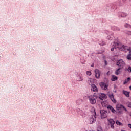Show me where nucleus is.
Wrapping results in <instances>:
<instances>
[{"mask_svg": "<svg viewBox=\"0 0 131 131\" xmlns=\"http://www.w3.org/2000/svg\"><path fill=\"white\" fill-rule=\"evenodd\" d=\"M91 113L92 115L89 116L88 122L90 123V124H93V123H95L96 118H97V114H96V110L95 108L93 107L91 109Z\"/></svg>", "mask_w": 131, "mask_h": 131, "instance_id": "obj_1", "label": "nucleus"}, {"mask_svg": "<svg viewBox=\"0 0 131 131\" xmlns=\"http://www.w3.org/2000/svg\"><path fill=\"white\" fill-rule=\"evenodd\" d=\"M89 102L91 105H95L97 103L96 99H98L97 95H90L88 96Z\"/></svg>", "mask_w": 131, "mask_h": 131, "instance_id": "obj_2", "label": "nucleus"}, {"mask_svg": "<svg viewBox=\"0 0 131 131\" xmlns=\"http://www.w3.org/2000/svg\"><path fill=\"white\" fill-rule=\"evenodd\" d=\"M116 65L117 66H118L119 68L122 69L123 67L125 66V62H124L122 59H120L117 61Z\"/></svg>", "mask_w": 131, "mask_h": 131, "instance_id": "obj_3", "label": "nucleus"}, {"mask_svg": "<svg viewBox=\"0 0 131 131\" xmlns=\"http://www.w3.org/2000/svg\"><path fill=\"white\" fill-rule=\"evenodd\" d=\"M96 97L97 99H100V100H106L107 99V95L104 93H99L96 95Z\"/></svg>", "mask_w": 131, "mask_h": 131, "instance_id": "obj_4", "label": "nucleus"}, {"mask_svg": "<svg viewBox=\"0 0 131 131\" xmlns=\"http://www.w3.org/2000/svg\"><path fill=\"white\" fill-rule=\"evenodd\" d=\"M111 45H112V48H111V51L112 52H113L115 49H116V48H119L121 43L119 42V41H117V42H114Z\"/></svg>", "mask_w": 131, "mask_h": 131, "instance_id": "obj_5", "label": "nucleus"}, {"mask_svg": "<svg viewBox=\"0 0 131 131\" xmlns=\"http://www.w3.org/2000/svg\"><path fill=\"white\" fill-rule=\"evenodd\" d=\"M100 112L101 118H106V117H107L108 114H107V112L106 111V110H100Z\"/></svg>", "mask_w": 131, "mask_h": 131, "instance_id": "obj_6", "label": "nucleus"}, {"mask_svg": "<svg viewBox=\"0 0 131 131\" xmlns=\"http://www.w3.org/2000/svg\"><path fill=\"white\" fill-rule=\"evenodd\" d=\"M107 121L108 122L111 128L114 129V124H115V121H114V120H113V119H107Z\"/></svg>", "mask_w": 131, "mask_h": 131, "instance_id": "obj_7", "label": "nucleus"}, {"mask_svg": "<svg viewBox=\"0 0 131 131\" xmlns=\"http://www.w3.org/2000/svg\"><path fill=\"white\" fill-rule=\"evenodd\" d=\"M119 50L123 52L129 51V48L126 46H119Z\"/></svg>", "mask_w": 131, "mask_h": 131, "instance_id": "obj_8", "label": "nucleus"}, {"mask_svg": "<svg viewBox=\"0 0 131 131\" xmlns=\"http://www.w3.org/2000/svg\"><path fill=\"white\" fill-rule=\"evenodd\" d=\"M100 86H101V89H102V90H104V91H107V90H108V86H109V85L104 82H101L100 83Z\"/></svg>", "mask_w": 131, "mask_h": 131, "instance_id": "obj_9", "label": "nucleus"}, {"mask_svg": "<svg viewBox=\"0 0 131 131\" xmlns=\"http://www.w3.org/2000/svg\"><path fill=\"white\" fill-rule=\"evenodd\" d=\"M117 108V110H120V109H121V108H123V109H124V110H125V111L127 112V110L126 109V108H125V107H124V106H123L122 104H118L116 106Z\"/></svg>", "mask_w": 131, "mask_h": 131, "instance_id": "obj_10", "label": "nucleus"}, {"mask_svg": "<svg viewBox=\"0 0 131 131\" xmlns=\"http://www.w3.org/2000/svg\"><path fill=\"white\" fill-rule=\"evenodd\" d=\"M82 102H83V100L81 98H79L76 100V104L78 106H79L82 104Z\"/></svg>", "mask_w": 131, "mask_h": 131, "instance_id": "obj_11", "label": "nucleus"}, {"mask_svg": "<svg viewBox=\"0 0 131 131\" xmlns=\"http://www.w3.org/2000/svg\"><path fill=\"white\" fill-rule=\"evenodd\" d=\"M91 90L93 92H98V88L94 84H92Z\"/></svg>", "mask_w": 131, "mask_h": 131, "instance_id": "obj_12", "label": "nucleus"}, {"mask_svg": "<svg viewBox=\"0 0 131 131\" xmlns=\"http://www.w3.org/2000/svg\"><path fill=\"white\" fill-rule=\"evenodd\" d=\"M95 77H96V78H100V71L98 69H96L95 70Z\"/></svg>", "mask_w": 131, "mask_h": 131, "instance_id": "obj_13", "label": "nucleus"}, {"mask_svg": "<svg viewBox=\"0 0 131 131\" xmlns=\"http://www.w3.org/2000/svg\"><path fill=\"white\" fill-rule=\"evenodd\" d=\"M107 108L108 110H111V111H112V112L113 113H115V112H116V111L114 109V108H113V107H112V106L111 105H108L107 106Z\"/></svg>", "mask_w": 131, "mask_h": 131, "instance_id": "obj_14", "label": "nucleus"}, {"mask_svg": "<svg viewBox=\"0 0 131 131\" xmlns=\"http://www.w3.org/2000/svg\"><path fill=\"white\" fill-rule=\"evenodd\" d=\"M109 97L110 98L111 101H112V102H113V103H114V104H115V103H116V100H115V99H114V96L113 95V94H110L109 95Z\"/></svg>", "mask_w": 131, "mask_h": 131, "instance_id": "obj_15", "label": "nucleus"}, {"mask_svg": "<svg viewBox=\"0 0 131 131\" xmlns=\"http://www.w3.org/2000/svg\"><path fill=\"white\" fill-rule=\"evenodd\" d=\"M121 69H121L120 68H119L118 69H117L115 72V74H116V75H119V74L121 73V71H120Z\"/></svg>", "mask_w": 131, "mask_h": 131, "instance_id": "obj_16", "label": "nucleus"}, {"mask_svg": "<svg viewBox=\"0 0 131 131\" xmlns=\"http://www.w3.org/2000/svg\"><path fill=\"white\" fill-rule=\"evenodd\" d=\"M94 80L92 78H89L88 80L86 81V82L89 84V85H92L93 84Z\"/></svg>", "mask_w": 131, "mask_h": 131, "instance_id": "obj_17", "label": "nucleus"}, {"mask_svg": "<svg viewBox=\"0 0 131 131\" xmlns=\"http://www.w3.org/2000/svg\"><path fill=\"white\" fill-rule=\"evenodd\" d=\"M112 29L114 31H120V28L118 27H112Z\"/></svg>", "mask_w": 131, "mask_h": 131, "instance_id": "obj_18", "label": "nucleus"}, {"mask_svg": "<svg viewBox=\"0 0 131 131\" xmlns=\"http://www.w3.org/2000/svg\"><path fill=\"white\" fill-rule=\"evenodd\" d=\"M76 80H77V81H78L79 82H80V81H83V78L81 76L77 77Z\"/></svg>", "mask_w": 131, "mask_h": 131, "instance_id": "obj_19", "label": "nucleus"}, {"mask_svg": "<svg viewBox=\"0 0 131 131\" xmlns=\"http://www.w3.org/2000/svg\"><path fill=\"white\" fill-rule=\"evenodd\" d=\"M120 16L122 17V18H125L127 16V14L123 12H121L120 13Z\"/></svg>", "mask_w": 131, "mask_h": 131, "instance_id": "obj_20", "label": "nucleus"}, {"mask_svg": "<svg viewBox=\"0 0 131 131\" xmlns=\"http://www.w3.org/2000/svg\"><path fill=\"white\" fill-rule=\"evenodd\" d=\"M123 94L127 97V98H128L129 97V93L127 91H125L124 90L123 91Z\"/></svg>", "mask_w": 131, "mask_h": 131, "instance_id": "obj_21", "label": "nucleus"}, {"mask_svg": "<svg viewBox=\"0 0 131 131\" xmlns=\"http://www.w3.org/2000/svg\"><path fill=\"white\" fill-rule=\"evenodd\" d=\"M118 78L115 75H112V77L111 79L112 81H115L116 80H117Z\"/></svg>", "mask_w": 131, "mask_h": 131, "instance_id": "obj_22", "label": "nucleus"}, {"mask_svg": "<svg viewBox=\"0 0 131 131\" xmlns=\"http://www.w3.org/2000/svg\"><path fill=\"white\" fill-rule=\"evenodd\" d=\"M130 80V78L129 77L127 78L125 80L123 84H126L128 81Z\"/></svg>", "mask_w": 131, "mask_h": 131, "instance_id": "obj_23", "label": "nucleus"}, {"mask_svg": "<svg viewBox=\"0 0 131 131\" xmlns=\"http://www.w3.org/2000/svg\"><path fill=\"white\" fill-rule=\"evenodd\" d=\"M116 124H117V125H120V126H122V125H123V124H122V123L119 122V121H118V120H117V121H116Z\"/></svg>", "mask_w": 131, "mask_h": 131, "instance_id": "obj_24", "label": "nucleus"}, {"mask_svg": "<svg viewBox=\"0 0 131 131\" xmlns=\"http://www.w3.org/2000/svg\"><path fill=\"white\" fill-rule=\"evenodd\" d=\"M107 39L108 40H112V39H113V36H108L107 37Z\"/></svg>", "mask_w": 131, "mask_h": 131, "instance_id": "obj_25", "label": "nucleus"}, {"mask_svg": "<svg viewBox=\"0 0 131 131\" xmlns=\"http://www.w3.org/2000/svg\"><path fill=\"white\" fill-rule=\"evenodd\" d=\"M99 45L100 46H105V45H106V42H105L104 41H102L101 42H99Z\"/></svg>", "mask_w": 131, "mask_h": 131, "instance_id": "obj_26", "label": "nucleus"}, {"mask_svg": "<svg viewBox=\"0 0 131 131\" xmlns=\"http://www.w3.org/2000/svg\"><path fill=\"white\" fill-rule=\"evenodd\" d=\"M124 27H125V28H130V25H129V24H126L124 25Z\"/></svg>", "mask_w": 131, "mask_h": 131, "instance_id": "obj_27", "label": "nucleus"}, {"mask_svg": "<svg viewBox=\"0 0 131 131\" xmlns=\"http://www.w3.org/2000/svg\"><path fill=\"white\" fill-rule=\"evenodd\" d=\"M86 74L90 76V75H92V72H91V71H87Z\"/></svg>", "mask_w": 131, "mask_h": 131, "instance_id": "obj_28", "label": "nucleus"}, {"mask_svg": "<svg viewBox=\"0 0 131 131\" xmlns=\"http://www.w3.org/2000/svg\"><path fill=\"white\" fill-rule=\"evenodd\" d=\"M127 59L128 60H131V55H130V54H129V55H128L127 56Z\"/></svg>", "mask_w": 131, "mask_h": 131, "instance_id": "obj_29", "label": "nucleus"}, {"mask_svg": "<svg viewBox=\"0 0 131 131\" xmlns=\"http://www.w3.org/2000/svg\"><path fill=\"white\" fill-rule=\"evenodd\" d=\"M127 70L129 72H131V67L130 66L128 67Z\"/></svg>", "mask_w": 131, "mask_h": 131, "instance_id": "obj_30", "label": "nucleus"}, {"mask_svg": "<svg viewBox=\"0 0 131 131\" xmlns=\"http://www.w3.org/2000/svg\"><path fill=\"white\" fill-rule=\"evenodd\" d=\"M128 107L129 108H131V103H129V104H128Z\"/></svg>", "mask_w": 131, "mask_h": 131, "instance_id": "obj_31", "label": "nucleus"}, {"mask_svg": "<svg viewBox=\"0 0 131 131\" xmlns=\"http://www.w3.org/2000/svg\"><path fill=\"white\" fill-rule=\"evenodd\" d=\"M112 9H114V8L112 7ZM114 9H115V10H116V9H117V6H115Z\"/></svg>", "mask_w": 131, "mask_h": 131, "instance_id": "obj_32", "label": "nucleus"}, {"mask_svg": "<svg viewBox=\"0 0 131 131\" xmlns=\"http://www.w3.org/2000/svg\"><path fill=\"white\" fill-rule=\"evenodd\" d=\"M128 127H129L130 128H131V124H128Z\"/></svg>", "mask_w": 131, "mask_h": 131, "instance_id": "obj_33", "label": "nucleus"}, {"mask_svg": "<svg viewBox=\"0 0 131 131\" xmlns=\"http://www.w3.org/2000/svg\"><path fill=\"white\" fill-rule=\"evenodd\" d=\"M105 64L107 65V61L105 60Z\"/></svg>", "mask_w": 131, "mask_h": 131, "instance_id": "obj_34", "label": "nucleus"}, {"mask_svg": "<svg viewBox=\"0 0 131 131\" xmlns=\"http://www.w3.org/2000/svg\"><path fill=\"white\" fill-rule=\"evenodd\" d=\"M91 67H94V63L91 65Z\"/></svg>", "mask_w": 131, "mask_h": 131, "instance_id": "obj_35", "label": "nucleus"}, {"mask_svg": "<svg viewBox=\"0 0 131 131\" xmlns=\"http://www.w3.org/2000/svg\"><path fill=\"white\" fill-rule=\"evenodd\" d=\"M108 7H110V9H111V6L109 5Z\"/></svg>", "mask_w": 131, "mask_h": 131, "instance_id": "obj_36", "label": "nucleus"}, {"mask_svg": "<svg viewBox=\"0 0 131 131\" xmlns=\"http://www.w3.org/2000/svg\"><path fill=\"white\" fill-rule=\"evenodd\" d=\"M129 89H130V90H131V86H129Z\"/></svg>", "mask_w": 131, "mask_h": 131, "instance_id": "obj_37", "label": "nucleus"}, {"mask_svg": "<svg viewBox=\"0 0 131 131\" xmlns=\"http://www.w3.org/2000/svg\"><path fill=\"white\" fill-rule=\"evenodd\" d=\"M121 131H125V130H121Z\"/></svg>", "mask_w": 131, "mask_h": 131, "instance_id": "obj_38", "label": "nucleus"}, {"mask_svg": "<svg viewBox=\"0 0 131 131\" xmlns=\"http://www.w3.org/2000/svg\"><path fill=\"white\" fill-rule=\"evenodd\" d=\"M129 33H130V32H129Z\"/></svg>", "mask_w": 131, "mask_h": 131, "instance_id": "obj_39", "label": "nucleus"}, {"mask_svg": "<svg viewBox=\"0 0 131 131\" xmlns=\"http://www.w3.org/2000/svg\"><path fill=\"white\" fill-rule=\"evenodd\" d=\"M81 112H82V111H81Z\"/></svg>", "mask_w": 131, "mask_h": 131, "instance_id": "obj_40", "label": "nucleus"}, {"mask_svg": "<svg viewBox=\"0 0 131 131\" xmlns=\"http://www.w3.org/2000/svg\"><path fill=\"white\" fill-rule=\"evenodd\" d=\"M119 113H120V111H119Z\"/></svg>", "mask_w": 131, "mask_h": 131, "instance_id": "obj_41", "label": "nucleus"}]
</instances>
